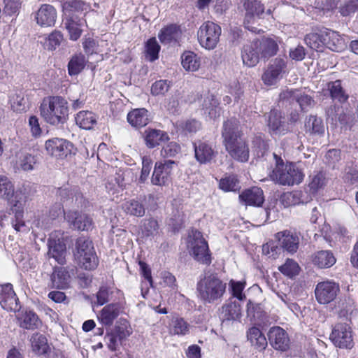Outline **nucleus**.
I'll return each instance as SVG.
<instances>
[{
  "mask_svg": "<svg viewBox=\"0 0 358 358\" xmlns=\"http://www.w3.org/2000/svg\"><path fill=\"white\" fill-rule=\"evenodd\" d=\"M222 136L227 151L234 159L245 162L249 159V148L241 138L239 123L235 118L224 122Z\"/></svg>",
  "mask_w": 358,
  "mask_h": 358,
  "instance_id": "nucleus-1",
  "label": "nucleus"
},
{
  "mask_svg": "<svg viewBox=\"0 0 358 358\" xmlns=\"http://www.w3.org/2000/svg\"><path fill=\"white\" fill-rule=\"evenodd\" d=\"M273 165L268 173L270 179L275 184L293 186L301 183L304 178L302 171L296 164L285 162L280 155L273 153Z\"/></svg>",
  "mask_w": 358,
  "mask_h": 358,
  "instance_id": "nucleus-2",
  "label": "nucleus"
},
{
  "mask_svg": "<svg viewBox=\"0 0 358 358\" xmlns=\"http://www.w3.org/2000/svg\"><path fill=\"white\" fill-rule=\"evenodd\" d=\"M227 283L216 273L204 272L196 283V294L204 304H213L222 301L226 292Z\"/></svg>",
  "mask_w": 358,
  "mask_h": 358,
  "instance_id": "nucleus-3",
  "label": "nucleus"
},
{
  "mask_svg": "<svg viewBox=\"0 0 358 358\" xmlns=\"http://www.w3.org/2000/svg\"><path fill=\"white\" fill-rule=\"evenodd\" d=\"M40 111L46 122L52 125L64 124L69 115L68 103L62 96H51L48 101H43Z\"/></svg>",
  "mask_w": 358,
  "mask_h": 358,
  "instance_id": "nucleus-4",
  "label": "nucleus"
},
{
  "mask_svg": "<svg viewBox=\"0 0 358 358\" xmlns=\"http://www.w3.org/2000/svg\"><path fill=\"white\" fill-rule=\"evenodd\" d=\"M74 256L78 266L85 270H93L98 266V257L92 241L84 236L78 238Z\"/></svg>",
  "mask_w": 358,
  "mask_h": 358,
  "instance_id": "nucleus-5",
  "label": "nucleus"
},
{
  "mask_svg": "<svg viewBox=\"0 0 358 358\" xmlns=\"http://www.w3.org/2000/svg\"><path fill=\"white\" fill-rule=\"evenodd\" d=\"M187 248L193 258L201 264L209 265L211 263V255L207 241L202 234L193 230L187 238Z\"/></svg>",
  "mask_w": 358,
  "mask_h": 358,
  "instance_id": "nucleus-6",
  "label": "nucleus"
},
{
  "mask_svg": "<svg viewBox=\"0 0 358 358\" xmlns=\"http://www.w3.org/2000/svg\"><path fill=\"white\" fill-rule=\"evenodd\" d=\"M222 29L218 24L206 21L199 27L197 32L198 41L206 50L216 48L221 36Z\"/></svg>",
  "mask_w": 358,
  "mask_h": 358,
  "instance_id": "nucleus-7",
  "label": "nucleus"
},
{
  "mask_svg": "<svg viewBox=\"0 0 358 358\" xmlns=\"http://www.w3.org/2000/svg\"><path fill=\"white\" fill-rule=\"evenodd\" d=\"M330 339L339 348L350 350L355 345L352 328L346 323L336 324L330 334Z\"/></svg>",
  "mask_w": 358,
  "mask_h": 358,
  "instance_id": "nucleus-8",
  "label": "nucleus"
},
{
  "mask_svg": "<svg viewBox=\"0 0 358 358\" xmlns=\"http://www.w3.org/2000/svg\"><path fill=\"white\" fill-rule=\"evenodd\" d=\"M339 291L338 284L334 281L320 282L316 285L315 289L316 300L320 304H328L336 298Z\"/></svg>",
  "mask_w": 358,
  "mask_h": 358,
  "instance_id": "nucleus-9",
  "label": "nucleus"
},
{
  "mask_svg": "<svg viewBox=\"0 0 358 358\" xmlns=\"http://www.w3.org/2000/svg\"><path fill=\"white\" fill-rule=\"evenodd\" d=\"M175 164L176 162L173 160L156 162L151 178L152 184L161 186L169 182Z\"/></svg>",
  "mask_w": 358,
  "mask_h": 358,
  "instance_id": "nucleus-10",
  "label": "nucleus"
},
{
  "mask_svg": "<svg viewBox=\"0 0 358 358\" xmlns=\"http://www.w3.org/2000/svg\"><path fill=\"white\" fill-rule=\"evenodd\" d=\"M65 218L73 229L89 231L93 228L92 218L86 213L70 210L65 213Z\"/></svg>",
  "mask_w": 358,
  "mask_h": 358,
  "instance_id": "nucleus-11",
  "label": "nucleus"
},
{
  "mask_svg": "<svg viewBox=\"0 0 358 358\" xmlns=\"http://www.w3.org/2000/svg\"><path fill=\"white\" fill-rule=\"evenodd\" d=\"M45 149L50 155L64 158L71 153L73 145L65 139L55 138L46 141Z\"/></svg>",
  "mask_w": 358,
  "mask_h": 358,
  "instance_id": "nucleus-12",
  "label": "nucleus"
},
{
  "mask_svg": "<svg viewBox=\"0 0 358 358\" xmlns=\"http://www.w3.org/2000/svg\"><path fill=\"white\" fill-rule=\"evenodd\" d=\"M271 345L277 350L286 351L289 347V338L287 333L280 327H273L268 332Z\"/></svg>",
  "mask_w": 358,
  "mask_h": 358,
  "instance_id": "nucleus-13",
  "label": "nucleus"
},
{
  "mask_svg": "<svg viewBox=\"0 0 358 358\" xmlns=\"http://www.w3.org/2000/svg\"><path fill=\"white\" fill-rule=\"evenodd\" d=\"M18 299L10 283L0 285V303L3 309L8 311H17L20 306L18 305Z\"/></svg>",
  "mask_w": 358,
  "mask_h": 358,
  "instance_id": "nucleus-14",
  "label": "nucleus"
},
{
  "mask_svg": "<svg viewBox=\"0 0 358 358\" xmlns=\"http://www.w3.org/2000/svg\"><path fill=\"white\" fill-rule=\"evenodd\" d=\"M245 9V17L244 24L245 27L252 32H256L257 29L250 25L256 17H259L264 13V6L258 0H246L244 3Z\"/></svg>",
  "mask_w": 358,
  "mask_h": 358,
  "instance_id": "nucleus-15",
  "label": "nucleus"
},
{
  "mask_svg": "<svg viewBox=\"0 0 358 358\" xmlns=\"http://www.w3.org/2000/svg\"><path fill=\"white\" fill-rule=\"evenodd\" d=\"M57 17L56 9L50 4H43L36 13V23L43 27H50L55 25Z\"/></svg>",
  "mask_w": 358,
  "mask_h": 358,
  "instance_id": "nucleus-16",
  "label": "nucleus"
},
{
  "mask_svg": "<svg viewBox=\"0 0 358 358\" xmlns=\"http://www.w3.org/2000/svg\"><path fill=\"white\" fill-rule=\"evenodd\" d=\"M241 57L243 64L249 67H253L259 63L262 55L257 40L250 41L243 45Z\"/></svg>",
  "mask_w": 358,
  "mask_h": 358,
  "instance_id": "nucleus-17",
  "label": "nucleus"
},
{
  "mask_svg": "<svg viewBox=\"0 0 358 358\" xmlns=\"http://www.w3.org/2000/svg\"><path fill=\"white\" fill-rule=\"evenodd\" d=\"M275 236L280 248L291 254L297 251L299 245V237L296 233L285 230L277 233Z\"/></svg>",
  "mask_w": 358,
  "mask_h": 358,
  "instance_id": "nucleus-18",
  "label": "nucleus"
},
{
  "mask_svg": "<svg viewBox=\"0 0 358 358\" xmlns=\"http://www.w3.org/2000/svg\"><path fill=\"white\" fill-rule=\"evenodd\" d=\"M280 97L281 99H286L290 102L295 101L302 110L311 107L314 102L310 96L304 94V92L299 90H285L280 93Z\"/></svg>",
  "mask_w": 358,
  "mask_h": 358,
  "instance_id": "nucleus-19",
  "label": "nucleus"
},
{
  "mask_svg": "<svg viewBox=\"0 0 358 358\" xmlns=\"http://www.w3.org/2000/svg\"><path fill=\"white\" fill-rule=\"evenodd\" d=\"M194 148L195 158L201 164L210 163L217 154L210 143L201 141L194 143Z\"/></svg>",
  "mask_w": 358,
  "mask_h": 358,
  "instance_id": "nucleus-20",
  "label": "nucleus"
},
{
  "mask_svg": "<svg viewBox=\"0 0 358 358\" xmlns=\"http://www.w3.org/2000/svg\"><path fill=\"white\" fill-rule=\"evenodd\" d=\"M285 67V62L282 59L276 58L262 75V80L268 85L275 84L280 79Z\"/></svg>",
  "mask_w": 358,
  "mask_h": 358,
  "instance_id": "nucleus-21",
  "label": "nucleus"
},
{
  "mask_svg": "<svg viewBox=\"0 0 358 358\" xmlns=\"http://www.w3.org/2000/svg\"><path fill=\"white\" fill-rule=\"evenodd\" d=\"M129 124L136 129H140L145 127L151 121L150 112L144 108H135L131 110L127 117Z\"/></svg>",
  "mask_w": 358,
  "mask_h": 358,
  "instance_id": "nucleus-22",
  "label": "nucleus"
},
{
  "mask_svg": "<svg viewBox=\"0 0 358 358\" xmlns=\"http://www.w3.org/2000/svg\"><path fill=\"white\" fill-rule=\"evenodd\" d=\"M268 126L274 134L284 135L289 130L288 123L282 120L281 113L277 110H271L269 113Z\"/></svg>",
  "mask_w": 358,
  "mask_h": 358,
  "instance_id": "nucleus-23",
  "label": "nucleus"
},
{
  "mask_svg": "<svg viewBox=\"0 0 358 358\" xmlns=\"http://www.w3.org/2000/svg\"><path fill=\"white\" fill-rule=\"evenodd\" d=\"M324 46L332 51L341 52L347 47V43L343 36L338 32L326 29Z\"/></svg>",
  "mask_w": 358,
  "mask_h": 358,
  "instance_id": "nucleus-24",
  "label": "nucleus"
},
{
  "mask_svg": "<svg viewBox=\"0 0 358 358\" xmlns=\"http://www.w3.org/2000/svg\"><path fill=\"white\" fill-rule=\"evenodd\" d=\"M71 276L66 268L55 267L50 276L51 287L62 289L68 288Z\"/></svg>",
  "mask_w": 358,
  "mask_h": 358,
  "instance_id": "nucleus-25",
  "label": "nucleus"
},
{
  "mask_svg": "<svg viewBox=\"0 0 358 358\" xmlns=\"http://www.w3.org/2000/svg\"><path fill=\"white\" fill-rule=\"evenodd\" d=\"M245 205L261 206L264 201L263 190L257 187L245 189L239 196Z\"/></svg>",
  "mask_w": 358,
  "mask_h": 358,
  "instance_id": "nucleus-26",
  "label": "nucleus"
},
{
  "mask_svg": "<svg viewBox=\"0 0 358 358\" xmlns=\"http://www.w3.org/2000/svg\"><path fill=\"white\" fill-rule=\"evenodd\" d=\"M48 254L59 264L66 262V248L65 243L60 239H50L48 241Z\"/></svg>",
  "mask_w": 358,
  "mask_h": 358,
  "instance_id": "nucleus-27",
  "label": "nucleus"
},
{
  "mask_svg": "<svg viewBox=\"0 0 358 358\" xmlns=\"http://www.w3.org/2000/svg\"><path fill=\"white\" fill-rule=\"evenodd\" d=\"M257 42L260 50L262 59H268L277 54L278 44L274 38L263 37L261 39H257Z\"/></svg>",
  "mask_w": 358,
  "mask_h": 358,
  "instance_id": "nucleus-28",
  "label": "nucleus"
},
{
  "mask_svg": "<svg viewBox=\"0 0 358 358\" xmlns=\"http://www.w3.org/2000/svg\"><path fill=\"white\" fill-rule=\"evenodd\" d=\"M169 140L166 132L148 128L145 131V141L148 148H153Z\"/></svg>",
  "mask_w": 358,
  "mask_h": 358,
  "instance_id": "nucleus-29",
  "label": "nucleus"
},
{
  "mask_svg": "<svg viewBox=\"0 0 358 358\" xmlns=\"http://www.w3.org/2000/svg\"><path fill=\"white\" fill-rule=\"evenodd\" d=\"M313 264L320 268L331 267L336 263V258L329 250H320L311 256Z\"/></svg>",
  "mask_w": 358,
  "mask_h": 358,
  "instance_id": "nucleus-30",
  "label": "nucleus"
},
{
  "mask_svg": "<svg viewBox=\"0 0 358 358\" xmlns=\"http://www.w3.org/2000/svg\"><path fill=\"white\" fill-rule=\"evenodd\" d=\"M120 306L119 303H110L104 306L101 310L99 320L103 325L111 326L120 315Z\"/></svg>",
  "mask_w": 358,
  "mask_h": 358,
  "instance_id": "nucleus-31",
  "label": "nucleus"
},
{
  "mask_svg": "<svg viewBox=\"0 0 358 358\" xmlns=\"http://www.w3.org/2000/svg\"><path fill=\"white\" fill-rule=\"evenodd\" d=\"M84 23L85 20L78 16L66 17L64 24L71 40L77 41L80 37L83 32L82 27Z\"/></svg>",
  "mask_w": 358,
  "mask_h": 358,
  "instance_id": "nucleus-32",
  "label": "nucleus"
},
{
  "mask_svg": "<svg viewBox=\"0 0 358 358\" xmlns=\"http://www.w3.org/2000/svg\"><path fill=\"white\" fill-rule=\"evenodd\" d=\"M247 338L251 345L258 351L265 350L268 345L266 338L261 330L256 327H252L248 329Z\"/></svg>",
  "mask_w": 358,
  "mask_h": 358,
  "instance_id": "nucleus-33",
  "label": "nucleus"
},
{
  "mask_svg": "<svg viewBox=\"0 0 358 358\" xmlns=\"http://www.w3.org/2000/svg\"><path fill=\"white\" fill-rule=\"evenodd\" d=\"M222 317L224 320H235L241 317V305L239 302L228 301L222 306Z\"/></svg>",
  "mask_w": 358,
  "mask_h": 358,
  "instance_id": "nucleus-34",
  "label": "nucleus"
},
{
  "mask_svg": "<svg viewBox=\"0 0 358 358\" xmlns=\"http://www.w3.org/2000/svg\"><path fill=\"white\" fill-rule=\"evenodd\" d=\"M30 342L32 351L37 355H45L50 350L47 338L43 334H34L30 338Z\"/></svg>",
  "mask_w": 358,
  "mask_h": 358,
  "instance_id": "nucleus-35",
  "label": "nucleus"
},
{
  "mask_svg": "<svg viewBox=\"0 0 358 358\" xmlns=\"http://www.w3.org/2000/svg\"><path fill=\"white\" fill-rule=\"evenodd\" d=\"M181 31L180 27L176 24H170L162 29L158 34L161 43L167 44L176 42L180 37Z\"/></svg>",
  "mask_w": 358,
  "mask_h": 358,
  "instance_id": "nucleus-36",
  "label": "nucleus"
},
{
  "mask_svg": "<svg viewBox=\"0 0 358 358\" xmlns=\"http://www.w3.org/2000/svg\"><path fill=\"white\" fill-rule=\"evenodd\" d=\"M326 28L320 29L319 32H312L306 35L304 41L311 49L319 50L324 46Z\"/></svg>",
  "mask_w": 358,
  "mask_h": 358,
  "instance_id": "nucleus-37",
  "label": "nucleus"
},
{
  "mask_svg": "<svg viewBox=\"0 0 358 358\" xmlns=\"http://www.w3.org/2000/svg\"><path fill=\"white\" fill-rule=\"evenodd\" d=\"M328 90L333 100H337L340 103H345L349 98L348 94L342 87L340 80L329 83Z\"/></svg>",
  "mask_w": 358,
  "mask_h": 358,
  "instance_id": "nucleus-38",
  "label": "nucleus"
},
{
  "mask_svg": "<svg viewBox=\"0 0 358 358\" xmlns=\"http://www.w3.org/2000/svg\"><path fill=\"white\" fill-rule=\"evenodd\" d=\"M124 212L130 215L143 217L145 213V208L143 203L138 199H130L122 204Z\"/></svg>",
  "mask_w": 358,
  "mask_h": 358,
  "instance_id": "nucleus-39",
  "label": "nucleus"
},
{
  "mask_svg": "<svg viewBox=\"0 0 358 358\" xmlns=\"http://www.w3.org/2000/svg\"><path fill=\"white\" fill-rule=\"evenodd\" d=\"M96 116L91 111L83 110L76 117V122L80 127L90 129L96 124Z\"/></svg>",
  "mask_w": 358,
  "mask_h": 358,
  "instance_id": "nucleus-40",
  "label": "nucleus"
},
{
  "mask_svg": "<svg viewBox=\"0 0 358 358\" xmlns=\"http://www.w3.org/2000/svg\"><path fill=\"white\" fill-rule=\"evenodd\" d=\"M87 63L85 55L77 53L72 56L68 64V71L70 76H76L85 68Z\"/></svg>",
  "mask_w": 358,
  "mask_h": 358,
  "instance_id": "nucleus-41",
  "label": "nucleus"
},
{
  "mask_svg": "<svg viewBox=\"0 0 358 358\" xmlns=\"http://www.w3.org/2000/svg\"><path fill=\"white\" fill-rule=\"evenodd\" d=\"M182 67L188 71H197L201 64L200 58L193 52H185L181 56Z\"/></svg>",
  "mask_w": 358,
  "mask_h": 358,
  "instance_id": "nucleus-42",
  "label": "nucleus"
},
{
  "mask_svg": "<svg viewBox=\"0 0 358 358\" xmlns=\"http://www.w3.org/2000/svg\"><path fill=\"white\" fill-rule=\"evenodd\" d=\"M169 326L171 334L185 336L189 332V324L183 318L178 316L172 317Z\"/></svg>",
  "mask_w": 358,
  "mask_h": 358,
  "instance_id": "nucleus-43",
  "label": "nucleus"
},
{
  "mask_svg": "<svg viewBox=\"0 0 358 358\" xmlns=\"http://www.w3.org/2000/svg\"><path fill=\"white\" fill-rule=\"evenodd\" d=\"M20 320V327L29 330L37 329L41 325L38 315L32 311L26 312Z\"/></svg>",
  "mask_w": 358,
  "mask_h": 358,
  "instance_id": "nucleus-44",
  "label": "nucleus"
},
{
  "mask_svg": "<svg viewBox=\"0 0 358 358\" xmlns=\"http://www.w3.org/2000/svg\"><path fill=\"white\" fill-rule=\"evenodd\" d=\"M36 156L29 153H22L16 162L17 166L24 171H33L38 164Z\"/></svg>",
  "mask_w": 358,
  "mask_h": 358,
  "instance_id": "nucleus-45",
  "label": "nucleus"
},
{
  "mask_svg": "<svg viewBox=\"0 0 358 358\" xmlns=\"http://www.w3.org/2000/svg\"><path fill=\"white\" fill-rule=\"evenodd\" d=\"M305 127L308 132L322 135L324 133V126L321 118L310 115L306 121Z\"/></svg>",
  "mask_w": 358,
  "mask_h": 358,
  "instance_id": "nucleus-46",
  "label": "nucleus"
},
{
  "mask_svg": "<svg viewBox=\"0 0 358 358\" xmlns=\"http://www.w3.org/2000/svg\"><path fill=\"white\" fill-rule=\"evenodd\" d=\"M203 108L208 110L210 118H215L220 115L218 101L214 95L208 94L202 103Z\"/></svg>",
  "mask_w": 358,
  "mask_h": 358,
  "instance_id": "nucleus-47",
  "label": "nucleus"
},
{
  "mask_svg": "<svg viewBox=\"0 0 358 358\" xmlns=\"http://www.w3.org/2000/svg\"><path fill=\"white\" fill-rule=\"evenodd\" d=\"M220 188L225 192H236L241 188L239 180L234 175L227 176L220 180Z\"/></svg>",
  "mask_w": 358,
  "mask_h": 358,
  "instance_id": "nucleus-48",
  "label": "nucleus"
},
{
  "mask_svg": "<svg viewBox=\"0 0 358 358\" xmlns=\"http://www.w3.org/2000/svg\"><path fill=\"white\" fill-rule=\"evenodd\" d=\"M85 3L80 0H70L62 3L63 10L66 17L76 16L74 13L82 11Z\"/></svg>",
  "mask_w": 358,
  "mask_h": 358,
  "instance_id": "nucleus-49",
  "label": "nucleus"
},
{
  "mask_svg": "<svg viewBox=\"0 0 358 358\" xmlns=\"http://www.w3.org/2000/svg\"><path fill=\"white\" fill-rule=\"evenodd\" d=\"M343 179L350 185L358 183V164L353 162L348 164L345 168Z\"/></svg>",
  "mask_w": 358,
  "mask_h": 358,
  "instance_id": "nucleus-50",
  "label": "nucleus"
},
{
  "mask_svg": "<svg viewBox=\"0 0 358 358\" xmlns=\"http://www.w3.org/2000/svg\"><path fill=\"white\" fill-rule=\"evenodd\" d=\"M278 270L288 278H293L299 274L300 267L296 262L287 259L285 262L278 267Z\"/></svg>",
  "mask_w": 358,
  "mask_h": 358,
  "instance_id": "nucleus-51",
  "label": "nucleus"
},
{
  "mask_svg": "<svg viewBox=\"0 0 358 358\" xmlns=\"http://www.w3.org/2000/svg\"><path fill=\"white\" fill-rule=\"evenodd\" d=\"M280 201L285 207L299 204L302 202L301 192L294 191L285 192L281 195Z\"/></svg>",
  "mask_w": 358,
  "mask_h": 358,
  "instance_id": "nucleus-52",
  "label": "nucleus"
},
{
  "mask_svg": "<svg viewBox=\"0 0 358 358\" xmlns=\"http://www.w3.org/2000/svg\"><path fill=\"white\" fill-rule=\"evenodd\" d=\"M160 50V45L157 43L155 37L150 38L145 44V54L146 58L150 61L154 62L159 57V52Z\"/></svg>",
  "mask_w": 358,
  "mask_h": 358,
  "instance_id": "nucleus-53",
  "label": "nucleus"
},
{
  "mask_svg": "<svg viewBox=\"0 0 358 358\" xmlns=\"http://www.w3.org/2000/svg\"><path fill=\"white\" fill-rule=\"evenodd\" d=\"M26 188H20L17 189L15 192L13 191L12 195L10 196V202L15 207H21L27 200L28 196L26 192Z\"/></svg>",
  "mask_w": 358,
  "mask_h": 358,
  "instance_id": "nucleus-54",
  "label": "nucleus"
},
{
  "mask_svg": "<svg viewBox=\"0 0 358 358\" xmlns=\"http://www.w3.org/2000/svg\"><path fill=\"white\" fill-rule=\"evenodd\" d=\"M13 193V185L6 176H0V197L10 199Z\"/></svg>",
  "mask_w": 358,
  "mask_h": 358,
  "instance_id": "nucleus-55",
  "label": "nucleus"
},
{
  "mask_svg": "<svg viewBox=\"0 0 358 358\" xmlns=\"http://www.w3.org/2000/svg\"><path fill=\"white\" fill-rule=\"evenodd\" d=\"M10 101L14 110L20 113L26 110L27 101L22 93H15L11 95Z\"/></svg>",
  "mask_w": 358,
  "mask_h": 358,
  "instance_id": "nucleus-56",
  "label": "nucleus"
},
{
  "mask_svg": "<svg viewBox=\"0 0 358 358\" xmlns=\"http://www.w3.org/2000/svg\"><path fill=\"white\" fill-rule=\"evenodd\" d=\"M158 223L154 219L144 220L142 225V234L147 237L153 236L158 232Z\"/></svg>",
  "mask_w": 358,
  "mask_h": 358,
  "instance_id": "nucleus-57",
  "label": "nucleus"
},
{
  "mask_svg": "<svg viewBox=\"0 0 358 358\" xmlns=\"http://www.w3.org/2000/svg\"><path fill=\"white\" fill-rule=\"evenodd\" d=\"M245 287V282L235 281L234 280H231L229 282V287L232 296L237 298L239 301H243L245 299V295L243 293Z\"/></svg>",
  "mask_w": 358,
  "mask_h": 358,
  "instance_id": "nucleus-58",
  "label": "nucleus"
},
{
  "mask_svg": "<svg viewBox=\"0 0 358 358\" xmlns=\"http://www.w3.org/2000/svg\"><path fill=\"white\" fill-rule=\"evenodd\" d=\"M326 184L327 179L324 173L318 172L312 176L309 187L313 192H317L318 189L324 187Z\"/></svg>",
  "mask_w": 358,
  "mask_h": 358,
  "instance_id": "nucleus-59",
  "label": "nucleus"
},
{
  "mask_svg": "<svg viewBox=\"0 0 358 358\" xmlns=\"http://www.w3.org/2000/svg\"><path fill=\"white\" fill-rule=\"evenodd\" d=\"M63 39V36L59 31H52L48 37L45 45L50 50H55L59 46Z\"/></svg>",
  "mask_w": 358,
  "mask_h": 358,
  "instance_id": "nucleus-60",
  "label": "nucleus"
},
{
  "mask_svg": "<svg viewBox=\"0 0 358 358\" xmlns=\"http://www.w3.org/2000/svg\"><path fill=\"white\" fill-rule=\"evenodd\" d=\"M179 127L188 133H196L201 127V123L195 119L187 120L180 123Z\"/></svg>",
  "mask_w": 358,
  "mask_h": 358,
  "instance_id": "nucleus-61",
  "label": "nucleus"
},
{
  "mask_svg": "<svg viewBox=\"0 0 358 358\" xmlns=\"http://www.w3.org/2000/svg\"><path fill=\"white\" fill-rule=\"evenodd\" d=\"M169 83L167 80H160L152 84L151 87V93L155 95H163L168 92Z\"/></svg>",
  "mask_w": 358,
  "mask_h": 358,
  "instance_id": "nucleus-62",
  "label": "nucleus"
},
{
  "mask_svg": "<svg viewBox=\"0 0 358 358\" xmlns=\"http://www.w3.org/2000/svg\"><path fill=\"white\" fill-rule=\"evenodd\" d=\"M252 145L258 157L264 156L268 150V143L261 136H256L252 140Z\"/></svg>",
  "mask_w": 358,
  "mask_h": 358,
  "instance_id": "nucleus-63",
  "label": "nucleus"
},
{
  "mask_svg": "<svg viewBox=\"0 0 358 358\" xmlns=\"http://www.w3.org/2000/svg\"><path fill=\"white\" fill-rule=\"evenodd\" d=\"M339 9L343 16H348L358 9V0H350L341 5Z\"/></svg>",
  "mask_w": 358,
  "mask_h": 358,
  "instance_id": "nucleus-64",
  "label": "nucleus"
}]
</instances>
